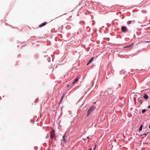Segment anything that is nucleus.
I'll return each mask as SVG.
<instances>
[{
    "mask_svg": "<svg viewBox=\"0 0 150 150\" xmlns=\"http://www.w3.org/2000/svg\"><path fill=\"white\" fill-rule=\"evenodd\" d=\"M96 109V107L94 106H91L88 110L86 116L88 117L90 113L93 112Z\"/></svg>",
    "mask_w": 150,
    "mask_h": 150,
    "instance_id": "obj_1",
    "label": "nucleus"
},
{
    "mask_svg": "<svg viewBox=\"0 0 150 150\" xmlns=\"http://www.w3.org/2000/svg\"><path fill=\"white\" fill-rule=\"evenodd\" d=\"M121 30L124 33H125L128 32V30L127 27L125 26H122L121 27Z\"/></svg>",
    "mask_w": 150,
    "mask_h": 150,
    "instance_id": "obj_2",
    "label": "nucleus"
},
{
    "mask_svg": "<svg viewBox=\"0 0 150 150\" xmlns=\"http://www.w3.org/2000/svg\"><path fill=\"white\" fill-rule=\"evenodd\" d=\"M55 131L52 129L50 131V137L51 139H53L55 135Z\"/></svg>",
    "mask_w": 150,
    "mask_h": 150,
    "instance_id": "obj_3",
    "label": "nucleus"
},
{
    "mask_svg": "<svg viewBox=\"0 0 150 150\" xmlns=\"http://www.w3.org/2000/svg\"><path fill=\"white\" fill-rule=\"evenodd\" d=\"M144 100L143 98L142 97H139L138 98V103H139L140 104H142Z\"/></svg>",
    "mask_w": 150,
    "mask_h": 150,
    "instance_id": "obj_4",
    "label": "nucleus"
},
{
    "mask_svg": "<svg viewBox=\"0 0 150 150\" xmlns=\"http://www.w3.org/2000/svg\"><path fill=\"white\" fill-rule=\"evenodd\" d=\"M143 97L146 100L148 99L149 98V96L146 93L144 94L143 96Z\"/></svg>",
    "mask_w": 150,
    "mask_h": 150,
    "instance_id": "obj_5",
    "label": "nucleus"
},
{
    "mask_svg": "<svg viewBox=\"0 0 150 150\" xmlns=\"http://www.w3.org/2000/svg\"><path fill=\"white\" fill-rule=\"evenodd\" d=\"M79 78L77 77V78H76L74 79V81L72 82L73 84H74L75 83H76L77 81H78L79 79Z\"/></svg>",
    "mask_w": 150,
    "mask_h": 150,
    "instance_id": "obj_6",
    "label": "nucleus"
},
{
    "mask_svg": "<svg viewBox=\"0 0 150 150\" xmlns=\"http://www.w3.org/2000/svg\"><path fill=\"white\" fill-rule=\"evenodd\" d=\"M135 22L134 21H128L127 22V24L128 25H129V24H131L132 23H134Z\"/></svg>",
    "mask_w": 150,
    "mask_h": 150,
    "instance_id": "obj_7",
    "label": "nucleus"
},
{
    "mask_svg": "<svg viewBox=\"0 0 150 150\" xmlns=\"http://www.w3.org/2000/svg\"><path fill=\"white\" fill-rule=\"evenodd\" d=\"M94 58V57H92L91 58V59H90L88 61V63L86 64V65H89L90 63H91L92 61Z\"/></svg>",
    "mask_w": 150,
    "mask_h": 150,
    "instance_id": "obj_8",
    "label": "nucleus"
},
{
    "mask_svg": "<svg viewBox=\"0 0 150 150\" xmlns=\"http://www.w3.org/2000/svg\"><path fill=\"white\" fill-rule=\"evenodd\" d=\"M47 23V22H45L42 23V24H40L39 25V27H42V26H44L45 25H46Z\"/></svg>",
    "mask_w": 150,
    "mask_h": 150,
    "instance_id": "obj_9",
    "label": "nucleus"
},
{
    "mask_svg": "<svg viewBox=\"0 0 150 150\" xmlns=\"http://www.w3.org/2000/svg\"><path fill=\"white\" fill-rule=\"evenodd\" d=\"M63 97H64V95H63L62 96L61 98V99H60V101L59 103V105L61 103V102H62V100L63 99Z\"/></svg>",
    "mask_w": 150,
    "mask_h": 150,
    "instance_id": "obj_10",
    "label": "nucleus"
},
{
    "mask_svg": "<svg viewBox=\"0 0 150 150\" xmlns=\"http://www.w3.org/2000/svg\"><path fill=\"white\" fill-rule=\"evenodd\" d=\"M143 125H141L139 129V132H140L142 130V129Z\"/></svg>",
    "mask_w": 150,
    "mask_h": 150,
    "instance_id": "obj_11",
    "label": "nucleus"
},
{
    "mask_svg": "<svg viewBox=\"0 0 150 150\" xmlns=\"http://www.w3.org/2000/svg\"><path fill=\"white\" fill-rule=\"evenodd\" d=\"M134 44V43H132L131 44H130V45L128 46H126L125 47V48H127L128 47H131V46L133 45Z\"/></svg>",
    "mask_w": 150,
    "mask_h": 150,
    "instance_id": "obj_12",
    "label": "nucleus"
},
{
    "mask_svg": "<svg viewBox=\"0 0 150 150\" xmlns=\"http://www.w3.org/2000/svg\"><path fill=\"white\" fill-rule=\"evenodd\" d=\"M86 29H87L88 30V31L89 32L91 30L89 26H87L86 28Z\"/></svg>",
    "mask_w": 150,
    "mask_h": 150,
    "instance_id": "obj_13",
    "label": "nucleus"
},
{
    "mask_svg": "<svg viewBox=\"0 0 150 150\" xmlns=\"http://www.w3.org/2000/svg\"><path fill=\"white\" fill-rule=\"evenodd\" d=\"M63 141H64V142H65V138L64 135H63L62 137Z\"/></svg>",
    "mask_w": 150,
    "mask_h": 150,
    "instance_id": "obj_14",
    "label": "nucleus"
},
{
    "mask_svg": "<svg viewBox=\"0 0 150 150\" xmlns=\"http://www.w3.org/2000/svg\"><path fill=\"white\" fill-rule=\"evenodd\" d=\"M146 110L145 109H143L142 110V113H144L146 111Z\"/></svg>",
    "mask_w": 150,
    "mask_h": 150,
    "instance_id": "obj_15",
    "label": "nucleus"
},
{
    "mask_svg": "<svg viewBox=\"0 0 150 150\" xmlns=\"http://www.w3.org/2000/svg\"><path fill=\"white\" fill-rule=\"evenodd\" d=\"M93 21V23L92 24V25H94L95 24V21Z\"/></svg>",
    "mask_w": 150,
    "mask_h": 150,
    "instance_id": "obj_16",
    "label": "nucleus"
},
{
    "mask_svg": "<svg viewBox=\"0 0 150 150\" xmlns=\"http://www.w3.org/2000/svg\"><path fill=\"white\" fill-rule=\"evenodd\" d=\"M148 133H144L142 135H144L145 136H146V135H147Z\"/></svg>",
    "mask_w": 150,
    "mask_h": 150,
    "instance_id": "obj_17",
    "label": "nucleus"
},
{
    "mask_svg": "<svg viewBox=\"0 0 150 150\" xmlns=\"http://www.w3.org/2000/svg\"><path fill=\"white\" fill-rule=\"evenodd\" d=\"M54 139V140H56V136H54V137L53 138Z\"/></svg>",
    "mask_w": 150,
    "mask_h": 150,
    "instance_id": "obj_18",
    "label": "nucleus"
},
{
    "mask_svg": "<svg viewBox=\"0 0 150 150\" xmlns=\"http://www.w3.org/2000/svg\"><path fill=\"white\" fill-rule=\"evenodd\" d=\"M146 43L147 42H150V40L146 41Z\"/></svg>",
    "mask_w": 150,
    "mask_h": 150,
    "instance_id": "obj_19",
    "label": "nucleus"
},
{
    "mask_svg": "<svg viewBox=\"0 0 150 150\" xmlns=\"http://www.w3.org/2000/svg\"><path fill=\"white\" fill-rule=\"evenodd\" d=\"M96 147V146H95L93 148V150H95Z\"/></svg>",
    "mask_w": 150,
    "mask_h": 150,
    "instance_id": "obj_20",
    "label": "nucleus"
},
{
    "mask_svg": "<svg viewBox=\"0 0 150 150\" xmlns=\"http://www.w3.org/2000/svg\"><path fill=\"white\" fill-rule=\"evenodd\" d=\"M114 141L115 142H116V139H114Z\"/></svg>",
    "mask_w": 150,
    "mask_h": 150,
    "instance_id": "obj_21",
    "label": "nucleus"
},
{
    "mask_svg": "<svg viewBox=\"0 0 150 150\" xmlns=\"http://www.w3.org/2000/svg\"><path fill=\"white\" fill-rule=\"evenodd\" d=\"M148 108H150V105L148 106Z\"/></svg>",
    "mask_w": 150,
    "mask_h": 150,
    "instance_id": "obj_22",
    "label": "nucleus"
},
{
    "mask_svg": "<svg viewBox=\"0 0 150 150\" xmlns=\"http://www.w3.org/2000/svg\"><path fill=\"white\" fill-rule=\"evenodd\" d=\"M119 86V87H120V86H121V84H118Z\"/></svg>",
    "mask_w": 150,
    "mask_h": 150,
    "instance_id": "obj_23",
    "label": "nucleus"
},
{
    "mask_svg": "<svg viewBox=\"0 0 150 150\" xmlns=\"http://www.w3.org/2000/svg\"><path fill=\"white\" fill-rule=\"evenodd\" d=\"M149 129H150V124L149 125Z\"/></svg>",
    "mask_w": 150,
    "mask_h": 150,
    "instance_id": "obj_24",
    "label": "nucleus"
},
{
    "mask_svg": "<svg viewBox=\"0 0 150 150\" xmlns=\"http://www.w3.org/2000/svg\"><path fill=\"white\" fill-rule=\"evenodd\" d=\"M92 148H91L89 149V150H92Z\"/></svg>",
    "mask_w": 150,
    "mask_h": 150,
    "instance_id": "obj_25",
    "label": "nucleus"
},
{
    "mask_svg": "<svg viewBox=\"0 0 150 150\" xmlns=\"http://www.w3.org/2000/svg\"><path fill=\"white\" fill-rule=\"evenodd\" d=\"M81 21L83 22V24H84L85 22L84 21Z\"/></svg>",
    "mask_w": 150,
    "mask_h": 150,
    "instance_id": "obj_26",
    "label": "nucleus"
},
{
    "mask_svg": "<svg viewBox=\"0 0 150 150\" xmlns=\"http://www.w3.org/2000/svg\"><path fill=\"white\" fill-rule=\"evenodd\" d=\"M87 138H88V139H89V137H87Z\"/></svg>",
    "mask_w": 150,
    "mask_h": 150,
    "instance_id": "obj_27",
    "label": "nucleus"
},
{
    "mask_svg": "<svg viewBox=\"0 0 150 150\" xmlns=\"http://www.w3.org/2000/svg\"><path fill=\"white\" fill-rule=\"evenodd\" d=\"M94 104H95L96 103V102H94Z\"/></svg>",
    "mask_w": 150,
    "mask_h": 150,
    "instance_id": "obj_28",
    "label": "nucleus"
},
{
    "mask_svg": "<svg viewBox=\"0 0 150 150\" xmlns=\"http://www.w3.org/2000/svg\"><path fill=\"white\" fill-rule=\"evenodd\" d=\"M102 91H101V93H102Z\"/></svg>",
    "mask_w": 150,
    "mask_h": 150,
    "instance_id": "obj_29",
    "label": "nucleus"
}]
</instances>
